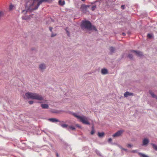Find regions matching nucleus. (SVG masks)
I'll return each mask as SVG.
<instances>
[{"instance_id":"nucleus-38","label":"nucleus","mask_w":157,"mask_h":157,"mask_svg":"<svg viewBox=\"0 0 157 157\" xmlns=\"http://www.w3.org/2000/svg\"><path fill=\"white\" fill-rule=\"evenodd\" d=\"M122 35H123V36H125V33H122Z\"/></svg>"},{"instance_id":"nucleus-39","label":"nucleus","mask_w":157,"mask_h":157,"mask_svg":"<svg viewBox=\"0 0 157 157\" xmlns=\"http://www.w3.org/2000/svg\"><path fill=\"white\" fill-rule=\"evenodd\" d=\"M76 126H77V127H80L79 126V125H78V124H77Z\"/></svg>"},{"instance_id":"nucleus-30","label":"nucleus","mask_w":157,"mask_h":157,"mask_svg":"<svg viewBox=\"0 0 157 157\" xmlns=\"http://www.w3.org/2000/svg\"><path fill=\"white\" fill-rule=\"evenodd\" d=\"M132 153H137V150H133L131 151Z\"/></svg>"},{"instance_id":"nucleus-26","label":"nucleus","mask_w":157,"mask_h":157,"mask_svg":"<svg viewBox=\"0 0 157 157\" xmlns=\"http://www.w3.org/2000/svg\"><path fill=\"white\" fill-rule=\"evenodd\" d=\"M132 146V145L130 144H128L127 145V147H131Z\"/></svg>"},{"instance_id":"nucleus-2","label":"nucleus","mask_w":157,"mask_h":157,"mask_svg":"<svg viewBox=\"0 0 157 157\" xmlns=\"http://www.w3.org/2000/svg\"><path fill=\"white\" fill-rule=\"evenodd\" d=\"M32 2L30 4L29 2L27 4L29 6V9L31 10H34L37 9L39 6L44 2H47L48 0H29Z\"/></svg>"},{"instance_id":"nucleus-37","label":"nucleus","mask_w":157,"mask_h":157,"mask_svg":"<svg viewBox=\"0 0 157 157\" xmlns=\"http://www.w3.org/2000/svg\"><path fill=\"white\" fill-rule=\"evenodd\" d=\"M122 150H123L126 151H127V149H125V148H122Z\"/></svg>"},{"instance_id":"nucleus-17","label":"nucleus","mask_w":157,"mask_h":157,"mask_svg":"<svg viewBox=\"0 0 157 157\" xmlns=\"http://www.w3.org/2000/svg\"><path fill=\"white\" fill-rule=\"evenodd\" d=\"M138 154L140 155V157H148V156L141 153H139Z\"/></svg>"},{"instance_id":"nucleus-23","label":"nucleus","mask_w":157,"mask_h":157,"mask_svg":"<svg viewBox=\"0 0 157 157\" xmlns=\"http://www.w3.org/2000/svg\"><path fill=\"white\" fill-rule=\"evenodd\" d=\"M96 8V5H94L92 6L91 10L92 11L94 10Z\"/></svg>"},{"instance_id":"nucleus-33","label":"nucleus","mask_w":157,"mask_h":157,"mask_svg":"<svg viewBox=\"0 0 157 157\" xmlns=\"http://www.w3.org/2000/svg\"><path fill=\"white\" fill-rule=\"evenodd\" d=\"M56 35V34H54L53 33H52L51 35V37H53L55 36Z\"/></svg>"},{"instance_id":"nucleus-1","label":"nucleus","mask_w":157,"mask_h":157,"mask_svg":"<svg viewBox=\"0 0 157 157\" xmlns=\"http://www.w3.org/2000/svg\"><path fill=\"white\" fill-rule=\"evenodd\" d=\"M25 95L28 99L31 98L42 101L40 102V103L46 102L47 101V100L44 99V97L41 95L36 93L28 92L25 94Z\"/></svg>"},{"instance_id":"nucleus-14","label":"nucleus","mask_w":157,"mask_h":157,"mask_svg":"<svg viewBox=\"0 0 157 157\" xmlns=\"http://www.w3.org/2000/svg\"><path fill=\"white\" fill-rule=\"evenodd\" d=\"M149 93L151 95L153 98H155L156 99H157V96L155 95L150 90L149 91Z\"/></svg>"},{"instance_id":"nucleus-24","label":"nucleus","mask_w":157,"mask_h":157,"mask_svg":"<svg viewBox=\"0 0 157 157\" xmlns=\"http://www.w3.org/2000/svg\"><path fill=\"white\" fill-rule=\"evenodd\" d=\"M69 129H72V130H75V128L74 127H73V126H69V127H68V129L69 130Z\"/></svg>"},{"instance_id":"nucleus-7","label":"nucleus","mask_w":157,"mask_h":157,"mask_svg":"<svg viewBox=\"0 0 157 157\" xmlns=\"http://www.w3.org/2000/svg\"><path fill=\"white\" fill-rule=\"evenodd\" d=\"M132 52L135 53L136 55L138 56H141L143 55L142 53L140 51L132 50Z\"/></svg>"},{"instance_id":"nucleus-9","label":"nucleus","mask_w":157,"mask_h":157,"mask_svg":"<svg viewBox=\"0 0 157 157\" xmlns=\"http://www.w3.org/2000/svg\"><path fill=\"white\" fill-rule=\"evenodd\" d=\"M48 120L52 122H60V121L56 119L55 118H50L48 119Z\"/></svg>"},{"instance_id":"nucleus-10","label":"nucleus","mask_w":157,"mask_h":157,"mask_svg":"<svg viewBox=\"0 0 157 157\" xmlns=\"http://www.w3.org/2000/svg\"><path fill=\"white\" fill-rule=\"evenodd\" d=\"M41 107L44 109H48L49 108V106L47 104H41Z\"/></svg>"},{"instance_id":"nucleus-32","label":"nucleus","mask_w":157,"mask_h":157,"mask_svg":"<svg viewBox=\"0 0 157 157\" xmlns=\"http://www.w3.org/2000/svg\"><path fill=\"white\" fill-rule=\"evenodd\" d=\"M112 141V139L111 138H109L108 140V141L109 142H110V143Z\"/></svg>"},{"instance_id":"nucleus-18","label":"nucleus","mask_w":157,"mask_h":157,"mask_svg":"<svg viewBox=\"0 0 157 157\" xmlns=\"http://www.w3.org/2000/svg\"><path fill=\"white\" fill-rule=\"evenodd\" d=\"M98 136L99 137H101L104 136V133L103 132H98Z\"/></svg>"},{"instance_id":"nucleus-15","label":"nucleus","mask_w":157,"mask_h":157,"mask_svg":"<svg viewBox=\"0 0 157 157\" xmlns=\"http://www.w3.org/2000/svg\"><path fill=\"white\" fill-rule=\"evenodd\" d=\"M59 5L61 6H63L65 4L64 1H62L61 0H59Z\"/></svg>"},{"instance_id":"nucleus-36","label":"nucleus","mask_w":157,"mask_h":157,"mask_svg":"<svg viewBox=\"0 0 157 157\" xmlns=\"http://www.w3.org/2000/svg\"><path fill=\"white\" fill-rule=\"evenodd\" d=\"M53 29V28L52 27H49V30L51 32L52 31V30Z\"/></svg>"},{"instance_id":"nucleus-21","label":"nucleus","mask_w":157,"mask_h":157,"mask_svg":"<svg viewBox=\"0 0 157 157\" xmlns=\"http://www.w3.org/2000/svg\"><path fill=\"white\" fill-rule=\"evenodd\" d=\"M109 50L111 53L113 52L115 50V48L113 47H110Z\"/></svg>"},{"instance_id":"nucleus-22","label":"nucleus","mask_w":157,"mask_h":157,"mask_svg":"<svg viewBox=\"0 0 157 157\" xmlns=\"http://www.w3.org/2000/svg\"><path fill=\"white\" fill-rule=\"evenodd\" d=\"M94 126H93L92 127V130L91 132V135H93L94 134Z\"/></svg>"},{"instance_id":"nucleus-11","label":"nucleus","mask_w":157,"mask_h":157,"mask_svg":"<svg viewBox=\"0 0 157 157\" xmlns=\"http://www.w3.org/2000/svg\"><path fill=\"white\" fill-rule=\"evenodd\" d=\"M133 94L132 93L126 92L124 94V96L125 97H127L128 96H132Z\"/></svg>"},{"instance_id":"nucleus-6","label":"nucleus","mask_w":157,"mask_h":157,"mask_svg":"<svg viewBox=\"0 0 157 157\" xmlns=\"http://www.w3.org/2000/svg\"><path fill=\"white\" fill-rule=\"evenodd\" d=\"M90 6L85 5H82L81 7V9L83 12L86 13L87 11V9Z\"/></svg>"},{"instance_id":"nucleus-28","label":"nucleus","mask_w":157,"mask_h":157,"mask_svg":"<svg viewBox=\"0 0 157 157\" xmlns=\"http://www.w3.org/2000/svg\"><path fill=\"white\" fill-rule=\"evenodd\" d=\"M22 18L23 19H25V20L27 19L28 18V17H24V16H22Z\"/></svg>"},{"instance_id":"nucleus-35","label":"nucleus","mask_w":157,"mask_h":157,"mask_svg":"<svg viewBox=\"0 0 157 157\" xmlns=\"http://www.w3.org/2000/svg\"><path fill=\"white\" fill-rule=\"evenodd\" d=\"M22 13L25 14L27 13V11L25 10H23L22 11Z\"/></svg>"},{"instance_id":"nucleus-5","label":"nucleus","mask_w":157,"mask_h":157,"mask_svg":"<svg viewBox=\"0 0 157 157\" xmlns=\"http://www.w3.org/2000/svg\"><path fill=\"white\" fill-rule=\"evenodd\" d=\"M124 132V131L120 130L117 132L116 133L113 135V136L114 137H117L121 136Z\"/></svg>"},{"instance_id":"nucleus-16","label":"nucleus","mask_w":157,"mask_h":157,"mask_svg":"<svg viewBox=\"0 0 157 157\" xmlns=\"http://www.w3.org/2000/svg\"><path fill=\"white\" fill-rule=\"evenodd\" d=\"M151 145L152 146L153 148L156 151H157V146L153 143L151 144Z\"/></svg>"},{"instance_id":"nucleus-4","label":"nucleus","mask_w":157,"mask_h":157,"mask_svg":"<svg viewBox=\"0 0 157 157\" xmlns=\"http://www.w3.org/2000/svg\"><path fill=\"white\" fill-rule=\"evenodd\" d=\"M73 115L78 119H79L80 121L82 122V123L86 124H90V123L88 121V118L86 117L83 116H80L77 115L75 113H74Z\"/></svg>"},{"instance_id":"nucleus-29","label":"nucleus","mask_w":157,"mask_h":157,"mask_svg":"<svg viewBox=\"0 0 157 157\" xmlns=\"http://www.w3.org/2000/svg\"><path fill=\"white\" fill-rule=\"evenodd\" d=\"M33 103V101H29V103L30 104H32Z\"/></svg>"},{"instance_id":"nucleus-12","label":"nucleus","mask_w":157,"mask_h":157,"mask_svg":"<svg viewBox=\"0 0 157 157\" xmlns=\"http://www.w3.org/2000/svg\"><path fill=\"white\" fill-rule=\"evenodd\" d=\"M149 142V140L145 138L143 140V145H145L147 144Z\"/></svg>"},{"instance_id":"nucleus-3","label":"nucleus","mask_w":157,"mask_h":157,"mask_svg":"<svg viewBox=\"0 0 157 157\" xmlns=\"http://www.w3.org/2000/svg\"><path fill=\"white\" fill-rule=\"evenodd\" d=\"M81 27L82 28H85L89 30H93L97 31V29L94 26H92L90 21H83L82 22Z\"/></svg>"},{"instance_id":"nucleus-34","label":"nucleus","mask_w":157,"mask_h":157,"mask_svg":"<svg viewBox=\"0 0 157 157\" xmlns=\"http://www.w3.org/2000/svg\"><path fill=\"white\" fill-rule=\"evenodd\" d=\"M121 8L122 9H124V6L123 5H122L121 6Z\"/></svg>"},{"instance_id":"nucleus-13","label":"nucleus","mask_w":157,"mask_h":157,"mask_svg":"<svg viewBox=\"0 0 157 157\" xmlns=\"http://www.w3.org/2000/svg\"><path fill=\"white\" fill-rule=\"evenodd\" d=\"M101 73L103 75L106 74L108 73L107 70L105 69H102L101 71Z\"/></svg>"},{"instance_id":"nucleus-31","label":"nucleus","mask_w":157,"mask_h":157,"mask_svg":"<svg viewBox=\"0 0 157 157\" xmlns=\"http://www.w3.org/2000/svg\"><path fill=\"white\" fill-rule=\"evenodd\" d=\"M128 57L130 58V59H132V56L131 55V54H129L128 56Z\"/></svg>"},{"instance_id":"nucleus-8","label":"nucleus","mask_w":157,"mask_h":157,"mask_svg":"<svg viewBox=\"0 0 157 157\" xmlns=\"http://www.w3.org/2000/svg\"><path fill=\"white\" fill-rule=\"evenodd\" d=\"M39 68L40 71H43V70L45 69L46 66L44 63H42L39 66Z\"/></svg>"},{"instance_id":"nucleus-40","label":"nucleus","mask_w":157,"mask_h":157,"mask_svg":"<svg viewBox=\"0 0 157 157\" xmlns=\"http://www.w3.org/2000/svg\"><path fill=\"white\" fill-rule=\"evenodd\" d=\"M56 155H57V157H59V155H58V154H56Z\"/></svg>"},{"instance_id":"nucleus-27","label":"nucleus","mask_w":157,"mask_h":157,"mask_svg":"<svg viewBox=\"0 0 157 157\" xmlns=\"http://www.w3.org/2000/svg\"><path fill=\"white\" fill-rule=\"evenodd\" d=\"M67 28L66 29V31L67 33V35L68 36H69L70 33H69V31L67 30Z\"/></svg>"},{"instance_id":"nucleus-20","label":"nucleus","mask_w":157,"mask_h":157,"mask_svg":"<svg viewBox=\"0 0 157 157\" xmlns=\"http://www.w3.org/2000/svg\"><path fill=\"white\" fill-rule=\"evenodd\" d=\"M60 125L63 128H66L68 126V125L66 124H60Z\"/></svg>"},{"instance_id":"nucleus-41","label":"nucleus","mask_w":157,"mask_h":157,"mask_svg":"<svg viewBox=\"0 0 157 157\" xmlns=\"http://www.w3.org/2000/svg\"><path fill=\"white\" fill-rule=\"evenodd\" d=\"M82 1H84V0H82Z\"/></svg>"},{"instance_id":"nucleus-19","label":"nucleus","mask_w":157,"mask_h":157,"mask_svg":"<svg viewBox=\"0 0 157 157\" xmlns=\"http://www.w3.org/2000/svg\"><path fill=\"white\" fill-rule=\"evenodd\" d=\"M14 7V6L12 4H11L10 6L9 7V10H10L11 11L13 10Z\"/></svg>"},{"instance_id":"nucleus-25","label":"nucleus","mask_w":157,"mask_h":157,"mask_svg":"<svg viewBox=\"0 0 157 157\" xmlns=\"http://www.w3.org/2000/svg\"><path fill=\"white\" fill-rule=\"evenodd\" d=\"M147 37L148 38H151L152 37V36L151 34H148L147 35Z\"/></svg>"}]
</instances>
